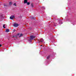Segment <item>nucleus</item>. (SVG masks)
<instances>
[{
	"instance_id": "dca6fc26",
	"label": "nucleus",
	"mask_w": 76,
	"mask_h": 76,
	"mask_svg": "<svg viewBox=\"0 0 76 76\" xmlns=\"http://www.w3.org/2000/svg\"><path fill=\"white\" fill-rule=\"evenodd\" d=\"M42 9H45V7H42Z\"/></svg>"
},
{
	"instance_id": "4be33fe9",
	"label": "nucleus",
	"mask_w": 76,
	"mask_h": 76,
	"mask_svg": "<svg viewBox=\"0 0 76 76\" xmlns=\"http://www.w3.org/2000/svg\"><path fill=\"white\" fill-rule=\"evenodd\" d=\"M32 19H34V18H32Z\"/></svg>"
},
{
	"instance_id": "b1692460",
	"label": "nucleus",
	"mask_w": 76,
	"mask_h": 76,
	"mask_svg": "<svg viewBox=\"0 0 76 76\" xmlns=\"http://www.w3.org/2000/svg\"><path fill=\"white\" fill-rule=\"evenodd\" d=\"M14 31H15V29H14Z\"/></svg>"
},
{
	"instance_id": "39448f33",
	"label": "nucleus",
	"mask_w": 76,
	"mask_h": 76,
	"mask_svg": "<svg viewBox=\"0 0 76 76\" xmlns=\"http://www.w3.org/2000/svg\"><path fill=\"white\" fill-rule=\"evenodd\" d=\"M24 4L25 3H27V2H28V1L27 0H24Z\"/></svg>"
},
{
	"instance_id": "aec40b11",
	"label": "nucleus",
	"mask_w": 76,
	"mask_h": 76,
	"mask_svg": "<svg viewBox=\"0 0 76 76\" xmlns=\"http://www.w3.org/2000/svg\"><path fill=\"white\" fill-rule=\"evenodd\" d=\"M31 7H33L34 6H33V4H31Z\"/></svg>"
},
{
	"instance_id": "20e7f679",
	"label": "nucleus",
	"mask_w": 76,
	"mask_h": 76,
	"mask_svg": "<svg viewBox=\"0 0 76 76\" xmlns=\"http://www.w3.org/2000/svg\"><path fill=\"white\" fill-rule=\"evenodd\" d=\"M15 18V16L13 15H11L10 18L11 19H12L13 20V18Z\"/></svg>"
},
{
	"instance_id": "f257e3e1",
	"label": "nucleus",
	"mask_w": 76,
	"mask_h": 76,
	"mask_svg": "<svg viewBox=\"0 0 76 76\" xmlns=\"http://www.w3.org/2000/svg\"><path fill=\"white\" fill-rule=\"evenodd\" d=\"M13 26L15 27H18L19 26V24L17 23H14L13 24Z\"/></svg>"
},
{
	"instance_id": "9b49d317",
	"label": "nucleus",
	"mask_w": 76,
	"mask_h": 76,
	"mask_svg": "<svg viewBox=\"0 0 76 76\" xmlns=\"http://www.w3.org/2000/svg\"><path fill=\"white\" fill-rule=\"evenodd\" d=\"M41 42H44V39H42V40H40Z\"/></svg>"
},
{
	"instance_id": "f3484780",
	"label": "nucleus",
	"mask_w": 76,
	"mask_h": 76,
	"mask_svg": "<svg viewBox=\"0 0 76 76\" xmlns=\"http://www.w3.org/2000/svg\"><path fill=\"white\" fill-rule=\"evenodd\" d=\"M1 18H2L3 17V15H1Z\"/></svg>"
},
{
	"instance_id": "ddd939ff",
	"label": "nucleus",
	"mask_w": 76,
	"mask_h": 76,
	"mask_svg": "<svg viewBox=\"0 0 76 76\" xmlns=\"http://www.w3.org/2000/svg\"><path fill=\"white\" fill-rule=\"evenodd\" d=\"M29 4H30V3L29 2H27V5H29Z\"/></svg>"
},
{
	"instance_id": "a211bd4d",
	"label": "nucleus",
	"mask_w": 76,
	"mask_h": 76,
	"mask_svg": "<svg viewBox=\"0 0 76 76\" xmlns=\"http://www.w3.org/2000/svg\"><path fill=\"white\" fill-rule=\"evenodd\" d=\"M4 6H6V5L5 4H4Z\"/></svg>"
},
{
	"instance_id": "f8f14e48",
	"label": "nucleus",
	"mask_w": 76,
	"mask_h": 76,
	"mask_svg": "<svg viewBox=\"0 0 76 76\" xmlns=\"http://www.w3.org/2000/svg\"><path fill=\"white\" fill-rule=\"evenodd\" d=\"M9 4L10 5H12V2H9Z\"/></svg>"
},
{
	"instance_id": "f03ea898",
	"label": "nucleus",
	"mask_w": 76,
	"mask_h": 76,
	"mask_svg": "<svg viewBox=\"0 0 76 76\" xmlns=\"http://www.w3.org/2000/svg\"><path fill=\"white\" fill-rule=\"evenodd\" d=\"M30 39L31 40H33L34 39V38H35V36H30Z\"/></svg>"
},
{
	"instance_id": "0eeeda50",
	"label": "nucleus",
	"mask_w": 76,
	"mask_h": 76,
	"mask_svg": "<svg viewBox=\"0 0 76 76\" xmlns=\"http://www.w3.org/2000/svg\"><path fill=\"white\" fill-rule=\"evenodd\" d=\"M59 24H60L61 23V19H59Z\"/></svg>"
},
{
	"instance_id": "423d86ee",
	"label": "nucleus",
	"mask_w": 76,
	"mask_h": 76,
	"mask_svg": "<svg viewBox=\"0 0 76 76\" xmlns=\"http://www.w3.org/2000/svg\"><path fill=\"white\" fill-rule=\"evenodd\" d=\"M54 26H56V25H57V23H56V22H54Z\"/></svg>"
},
{
	"instance_id": "412c9836",
	"label": "nucleus",
	"mask_w": 76,
	"mask_h": 76,
	"mask_svg": "<svg viewBox=\"0 0 76 76\" xmlns=\"http://www.w3.org/2000/svg\"><path fill=\"white\" fill-rule=\"evenodd\" d=\"M40 41H41V40H40V41L39 42V43L41 42H40Z\"/></svg>"
},
{
	"instance_id": "7ed1b4c3",
	"label": "nucleus",
	"mask_w": 76,
	"mask_h": 76,
	"mask_svg": "<svg viewBox=\"0 0 76 76\" xmlns=\"http://www.w3.org/2000/svg\"><path fill=\"white\" fill-rule=\"evenodd\" d=\"M19 35V33H18L17 35L12 37V38L15 37V38H18V36Z\"/></svg>"
},
{
	"instance_id": "9d476101",
	"label": "nucleus",
	"mask_w": 76,
	"mask_h": 76,
	"mask_svg": "<svg viewBox=\"0 0 76 76\" xmlns=\"http://www.w3.org/2000/svg\"><path fill=\"white\" fill-rule=\"evenodd\" d=\"M23 36V34H20V36H19V37H22Z\"/></svg>"
},
{
	"instance_id": "4468645a",
	"label": "nucleus",
	"mask_w": 76,
	"mask_h": 76,
	"mask_svg": "<svg viewBox=\"0 0 76 76\" xmlns=\"http://www.w3.org/2000/svg\"><path fill=\"white\" fill-rule=\"evenodd\" d=\"M5 26V25H4L3 26V28H5L6 27H5V26Z\"/></svg>"
},
{
	"instance_id": "6e6552de",
	"label": "nucleus",
	"mask_w": 76,
	"mask_h": 76,
	"mask_svg": "<svg viewBox=\"0 0 76 76\" xmlns=\"http://www.w3.org/2000/svg\"><path fill=\"white\" fill-rule=\"evenodd\" d=\"M6 32H9V29H7L6 30Z\"/></svg>"
},
{
	"instance_id": "2eb2a0df",
	"label": "nucleus",
	"mask_w": 76,
	"mask_h": 76,
	"mask_svg": "<svg viewBox=\"0 0 76 76\" xmlns=\"http://www.w3.org/2000/svg\"><path fill=\"white\" fill-rule=\"evenodd\" d=\"M14 6H16V3H14Z\"/></svg>"
},
{
	"instance_id": "393cba45",
	"label": "nucleus",
	"mask_w": 76,
	"mask_h": 76,
	"mask_svg": "<svg viewBox=\"0 0 76 76\" xmlns=\"http://www.w3.org/2000/svg\"><path fill=\"white\" fill-rule=\"evenodd\" d=\"M62 23H62H62H61V24H62Z\"/></svg>"
},
{
	"instance_id": "5701e85b",
	"label": "nucleus",
	"mask_w": 76,
	"mask_h": 76,
	"mask_svg": "<svg viewBox=\"0 0 76 76\" xmlns=\"http://www.w3.org/2000/svg\"><path fill=\"white\" fill-rule=\"evenodd\" d=\"M40 46H41V47H42V45H41Z\"/></svg>"
},
{
	"instance_id": "1a4fd4ad",
	"label": "nucleus",
	"mask_w": 76,
	"mask_h": 76,
	"mask_svg": "<svg viewBox=\"0 0 76 76\" xmlns=\"http://www.w3.org/2000/svg\"><path fill=\"white\" fill-rule=\"evenodd\" d=\"M50 57V55H49L47 58V59H49Z\"/></svg>"
},
{
	"instance_id": "6ab92c4d",
	"label": "nucleus",
	"mask_w": 76,
	"mask_h": 76,
	"mask_svg": "<svg viewBox=\"0 0 76 76\" xmlns=\"http://www.w3.org/2000/svg\"><path fill=\"white\" fill-rule=\"evenodd\" d=\"M1 46H2V45H0V47H1Z\"/></svg>"
}]
</instances>
